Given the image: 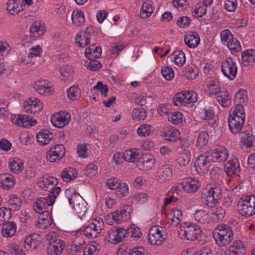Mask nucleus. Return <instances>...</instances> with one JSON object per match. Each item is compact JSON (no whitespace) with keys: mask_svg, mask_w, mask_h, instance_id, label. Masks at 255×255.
Instances as JSON below:
<instances>
[{"mask_svg":"<svg viewBox=\"0 0 255 255\" xmlns=\"http://www.w3.org/2000/svg\"><path fill=\"white\" fill-rule=\"evenodd\" d=\"M61 189L59 187H56L51 191L46 197H40L33 204V209L35 212L40 216H48L50 211L52 209L51 206L53 205L55 199L61 192Z\"/></svg>","mask_w":255,"mask_h":255,"instance_id":"f257e3e1","label":"nucleus"},{"mask_svg":"<svg viewBox=\"0 0 255 255\" xmlns=\"http://www.w3.org/2000/svg\"><path fill=\"white\" fill-rule=\"evenodd\" d=\"M222 195V191L219 184H208L202 190L201 200L206 206L213 207L218 203Z\"/></svg>","mask_w":255,"mask_h":255,"instance_id":"f03ea898","label":"nucleus"},{"mask_svg":"<svg viewBox=\"0 0 255 255\" xmlns=\"http://www.w3.org/2000/svg\"><path fill=\"white\" fill-rule=\"evenodd\" d=\"M213 237L216 244L220 247L229 245L234 238V234L231 227L226 224H220L214 229Z\"/></svg>","mask_w":255,"mask_h":255,"instance_id":"7ed1b4c3","label":"nucleus"},{"mask_svg":"<svg viewBox=\"0 0 255 255\" xmlns=\"http://www.w3.org/2000/svg\"><path fill=\"white\" fill-rule=\"evenodd\" d=\"M197 94L193 91H184L173 97V103L177 107L192 108L197 102Z\"/></svg>","mask_w":255,"mask_h":255,"instance_id":"20e7f679","label":"nucleus"},{"mask_svg":"<svg viewBox=\"0 0 255 255\" xmlns=\"http://www.w3.org/2000/svg\"><path fill=\"white\" fill-rule=\"evenodd\" d=\"M200 227L195 223H186L180 226L178 235L183 240L193 241L197 239L201 234Z\"/></svg>","mask_w":255,"mask_h":255,"instance_id":"39448f33","label":"nucleus"},{"mask_svg":"<svg viewBox=\"0 0 255 255\" xmlns=\"http://www.w3.org/2000/svg\"><path fill=\"white\" fill-rule=\"evenodd\" d=\"M46 240L49 242L47 248L48 255H60L65 247V243L59 239L57 234L54 232L48 234Z\"/></svg>","mask_w":255,"mask_h":255,"instance_id":"423d86ee","label":"nucleus"},{"mask_svg":"<svg viewBox=\"0 0 255 255\" xmlns=\"http://www.w3.org/2000/svg\"><path fill=\"white\" fill-rule=\"evenodd\" d=\"M238 210L240 214L246 217L255 214V196L243 197L238 203Z\"/></svg>","mask_w":255,"mask_h":255,"instance_id":"0eeeda50","label":"nucleus"},{"mask_svg":"<svg viewBox=\"0 0 255 255\" xmlns=\"http://www.w3.org/2000/svg\"><path fill=\"white\" fill-rule=\"evenodd\" d=\"M167 233L164 227L153 226L149 230L148 240L151 245L160 246L166 240Z\"/></svg>","mask_w":255,"mask_h":255,"instance_id":"6e6552de","label":"nucleus"},{"mask_svg":"<svg viewBox=\"0 0 255 255\" xmlns=\"http://www.w3.org/2000/svg\"><path fill=\"white\" fill-rule=\"evenodd\" d=\"M245 113H233L228 117V124L230 131L233 134L241 132L245 121Z\"/></svg>","mask_w":255,"mask_h":255,"instance_id":"1a4fd4ad","label":"nucleus"},{"mask_svg":"<svg viewBox=\"0 0 255 255\" xmlns=\"http://www.w3.org/2000/svg\"><path fill=\"white\" fill-rule=\"evenodd\" d=\"M66 149L62 144L51 147L46 154L47 159L51 162H58L65 155Z\"/></svg>","mask_w":255,"mask_h":255,"instance_id":"9d476101","label":"nucleus"},{"mask_svg":"<svg viewBox=\"0 0 255 255\" xmlns=\"http://www.w3.org/2000/svg\"><path fill=\"white\" fill-rule=\"evenodd\" d=\"M71 119L70 113H54L50 119L52 125L57 128H62L67 125Z\"/></svg>","mask_w":255,"mask_h":255,"instance_id":"9b49d317","label":"nucleus"},{"mask_svg":"<svg viewBox=\"0 0 255 255\" xmlns=\"http://www.w3.org/2000/svg\"><path fill=\"white\" fill-rule=\"evenodd\" d=\"M211 157L210 152H207L198 157L195 162V167L196 171L200 174L207 172L210 166Z\"/></svg>","mask_w":255,"mask_h":255,"instance_id":"f8f14e48","label":"nucleus"},{"mask_svg":"<svg viewBox=\"0 0 255 255\" xmlns=\"http://www.w3.org/2000/svg\"><path fill=\"white\" fill-rule=\"evenodd\" d=\"M221 71L223 74L229 80H234L237 73L236 62L232 59H228L222 63Z\"/></svg>","mask_w":255,"mask_h":255,"instance_id":"ddd939ff","label":"nucleus"},{"mask_svg":"<svg viewBox=\"0 0 255 255\" xmlns=\"http://www.w3.org/2000/svg\"><path fill=\"white\" fill-rule=\"evenodd\" d=\"M11 122L17 126L22 127H32L35 125L37 121L26 114L13 115L11 118Z\"/></svg>","mask_w":255,"mask_h":255,"instance_id":"4468645a","label":"nucleus"},{"mask_svg":"<svg viewBox=\"0 0 255 255\" xmlns=\"http://www.w3.org/2000/svg\"><path fill=\"white\" fill-rule=\"evenodd\" d=\"M248 101L247 92L243 89L239 90L235 94L234 103L236 104L232 109L233 112H244V105Z\"/></svg>","mask_w":255,"mask_h":255,"instance_id":"2eb2a0df","label":"nucleus"},{"mask_svg":"<svg viewBox=\"0 0 255 255\" xmlns=\"http://www.w3.org/2000/svg\"><path fill=\"white\" fill-rule=\"evenodd\" d=\"M35 91L41 95L46 96L51 95L53 94L54 88L51 83L45 79H39L37 80L33 86Z\"/></svg>","mask_w":255,"mask_h":255,"instance_id":"dca6fc26","label":"nucleus"},{"mask_svg":"<svg viewBox=\"0 0 255 255\" xmlns=\"http://www.w3.org/2000/svg\"><path fill=\"white\" fill-rule=\"evenodd\" d=\"M127 234V230L122 228L111 229L108 232V241L113 244H118L123 241Z\"/></svg>","mask_w":255,"mask_h":255,"instance_id":"f3484780","label":"nucleus"},{"mask_svg":"<svg viewBox=\"0 0 255 255\" xmlns=\"http://www.w3.org/2000/svg\"><path fill=\"white\" fill-rule=\"evenodd\" d=\"M156 160L150 153L142 154L137 160V166L141 170H147L154 165Z\"/></svg>","mask_w":255,"mask_h":255,"instance_id":"a211bd4d","label":"nucleus"},{"mask_svg":"<svg viewBox=\"0 0 255 255\" xmlns=\"http://www.w3.org/2000/svg\"><path fill=\"white\" fill-rule=\"evenodd\" d=\"M209 152L213 162H224L227 160L229 155L228 149L223 146L217 147Z\"/></svg>","mask_w":255,"mask_h":255,"instance_id":"6ab92c4d","label":"nucleus"},{"mask_svg":"<svg viewBox=\"0 0 255 255\" xmlns=\"http://www.w3.org/2000/svg\"><path fill=\"white\" fill-rule=\"evenodd\" d=\"M224 169L229 176H239L240 167L239 160L235 157L230 158L225 164Z\"/></svg>","mask_w":255,"mask_h":255,"instance_id":"aec40b11","label":"nucleus"},{"mask_svg":"<svg viewBox=\"0 0 255 255\" xmlns=\"http://www.w3.org/2000/svg\"><path fill=\"white\" fill-rule=\"evenodd\" d=\"M180 131L172 126L163 128L161 131V135L165 140L175 142L180 137Z\"/></svg>","mask_w":255,"mask_h":255,"instance_id":"412c9836","label":"nucleus"},{"mask_svg":"<svg viewBox=\"0 0 255 255\" xmlns=\"http://www.w3.org/2000/svg\"><path fill=\"white\" fill-rule=\"evenodd\" d=\"M172 175V170L167 165L159 166L156 173L155 179L159 183L168 180Z\"/></svg>","mask_w":255,"mask_h":255,"instance_id":"4be33fe9","label":"nucleus"},{"mask_svg":"<svg viewBox=\"0 0 255 255\" xmlns=\"http://www.w3.org/2000/svg\"><path fill=\"white\" fill-rule=\"evenodd\" d=\"M23 107L25 112H40L43 104L39 99L30 98L24 101Z\"/></svg>","mask_w":255,"mask_h":255,"instance_id":"5701e85b","label":"nucleus"},{"mask_svg":"<svg viewBox=\"0 0 255 255\" xmlns=\"http://www.w3.org/2000/svg\"><path fill=\"white\" fill-rule=\"evenodd\" d=\"M57 183V180L56 178L47 174H44L42 177L39 178L37 183L39 187L45 190L52 189Z\"/></svg>","mask_w":255,"mask_h":255,"instance_id":"b1692460","label":"nucleus"},{"mask_svg":"<svg viewBox=\"0 0 255 255\" xmlns=\"http://www.w3.org/2000/svg\"><path fill=\"white\" fill-rule=\"evenodd\" d=\"M181 187L184 191L192 193L196 192L200 186V182L195 178H188L181 183Z\"/></svg>","mask_w":255,"mask_h":255,"instance_id":"393cba45","label":"nucleus"},{"mask_svg":"<svg viewBox=\"0 0 255 255\" xmlns=\"http://www.w3.org/2000/svg\"><path fill=\"white\" fill-rule=\"evenodd\" d=\"M8 166L11 172L14 174H18L24 169V162L21 158H13L10 159Z\"/></svg>","mask_w":255,"mask_h":255,"instance_id":"a878e982","label":"nucleus"},{"mask_svg":"<svg viewBox=\"0 0 255 255\" xmlns=\"http://www.w3.org/2000/svg\"><path fill=\"white\" fill-rule=\"evenodd\" d=\"M15 183L13 176L10 173H4L0 174V186L8 190L12 188Z\"/></svg>","mask_w":255,"mask_h":255,"instance_id":"bb28decb","label":"nucleus"},{"mask_svg":"<svg viewBox=\"0 0 255 255\" xmlns=\"http://www.w3.org/2000/svg\"><path fill=\"white\" fill-rule=\"evenodd\" d=\"M73 208L76 213L82 219L87 211L86 203L82 197H78V200L72 203Z\"/></svg>","mask_w":255,"mask_h":255,"instance_id":"cd10ccee","label":"nucleus"},{"mask_svg":"<svg viewBox=\"0 0 255 255\" xmlns=\"http://www.w3.org/2000/svg\"><path fill=\"white\" fill-rule=\"evenodd\" d=\"M53 138L52 133L47 129L39 131L36 135V140L40 145L44 146L49 144Z\"/></svg>","mask_w":255,"mask_h":255,"instance_id":"c85d7f7f","label":"nucleus"},{"mask_svg":"<svg viewBox=\"0 0 255 255\" xmlns=\"http://www.w3.org/2000/svg\"><path fill=\"white\" fill-rule=\"evenodd\" d=\"M40 236L37 234H33L27 236L24 241V246L27 251L35 249L40 242Z\"/></svg>","mask_w":255,"mask_h":255,"instance_id":"c756f323","label":"nucleus"},{"mask_svg":"<svg viewBox=\"0 0 255 255\" xmlns=\"http://www.w3.org/2000/svg\"><path fill=\"white\" fill-rule=\"evenodd\" d=\"M200 40L198 34L195 32L190 31L184 37L185 44L191 48L197 47Z\"/></svg>","mask_w":255,"mask_h":255,"instance_id":"7c9ffc66","label":"nucleus"},{"mask_svg":"<svg viewBox=\"0 0 255 255\" xmlns=\"http://www.w3.org/2000/svg\"><path fill=\"white\" fill-rule=\"evenodd\" d=\"M191 158L190 151L189 150H179L176 158L177 163L180 166H187Z\"/></svg>","mask_w":255,"mask_h":255,"instance_id":"2f4dec72","label":"nucleus"},{"mask_svg":"<svg viewBox=\"0 0 255 255\" xmlns=\"http://www.w3.org/2000/svg\"><path fill=\"white\" fill-rule=\"evenodd\" d=\"M228 250L232 255H244L246 248L244 243L241 241H235L229 247Z\"/></svg>","mask_w":255,"mask_h":255,"instance_id":"473e14b6","label":"nucleus"},{"mask_svg":"<svg viewBox=\"0 0 255 255\" xmlns=\"http://www.w3.org/2000/svg\"><path fill=\"white\" fill-rule=\"evenodd\" d=\"M239 145L243 149L255 147V137L251 134H245L242 136Z\"/></svg>","mask_w":255,"mask_h":255,"instance_id":"72a5a7b5","label":"nucleus"},{"mask_svg":"<svg viewBox=\"0 0 255 255\" xmlns=\"http://www.w3.org/2000/svg\"><path fill=\"white\" fill-rule=\"evenodd\" d=\"M78 176V172L75 168L67 167L63 169L61 173V177L63 181L69 182L76 179Z\"/></svg>","mask_w":255,"mask_h":255,"instance_id":"f704fd0d","label":"nucleus"},{"mask_svg":"<svg viewBox=\"0 0 255 255\" xmlns=\"http://www.w3.org/2000/svg\"><path fill=\"white\" fill-rule=\"evenodd\" d=\"M16 232V225L14 222H6L2 226L1 233L6 238L11 237Z\"/></svg>","mask_w":255,"mask_h":255,"instance_id":"c9c22d12","label":"nucleus"},{"mask_svg":"<svg viewBox=\"0 0 255 255\" xmlns=\"http://www.w3.org/2000/svg\"><path fill=\"white\" fill-rule=\"evenodd\" d=\"M45 32V27L43 23L35 21L32 23L30 28V32L32 37H39Z\"/></svg>","mask_w":255,"mask_h":255,"instance_id":"e433bc0d","label":"nucleus"},{"mask_svg":"<svg viewBox=\"0 0 255 255\" xmlns=\"http://www.w3.org/2000/svg\"><path fill=\"white\" fill-rule=\"evenodd\" d=\"M101 47L99 46L95 47V44H93L90 45L89 47L86 49L85 54L88 59H96L101 56Z\"/></svg>","mask_w":255,"mask_h":255,"instance_id":"4c0bfd02","label":"nucleus"},{"mask_svg":"<svg viewBox=\"0 0 255 255\" xmlns=\"http://www.w3.org/2000/svg\"><path fill=\"white\" fill-rule=\"evenodd\" d=\"M107 223L110 225H113L114 224H119L123 222H124L123 217L119 210H117L114 212H112L109 214L106 218Z\"/></svg>","mask_w":255,"mask_h":255,"instance_id":"58836bf2","label":"nucleus"},{"mask_svg":"<svg viewBox=\"0 0 255 255\" xmlns=\"http://www.w3.org/2000/svg\"><path fill=\"white\" fill-rule=\"evenodd\" d=\"M100 251V246L96 242H92L87 245H85L83 255H97Z\"/></svg>","mask_w":255,"mask_h":255,"instance_id":"ea45409f","label":"nucleus"},{"mask_svg":"<svg viewBox=\"0 0 255 255\" xmlns=\"http://www.w3.org/2000/svg\"><path fill=\"white\" fill-rule=\"evenodd\" d=\"M195 220L202 224L208 223L210 222V217L207 212L203 210H197L194 213Z\"/></svg>","mask_w":255,"mask_h":255,"instance_id":"a19ab883","label":"nucleus"},{"mask_svg":"<svg viewBox=\"0 0 255 255\" xmlns=\"http://www.w3.org/2000/svg\"><path fill=\"white\" fill-rule=\"evenodd\" d=\"M71 17L73 23L76 26L82 25L85 21L84 13L81 10H74Z\"/></svg>","mask_w":255,"mask_h":255,"instance_id":"79ce46f5","label":"nucleus"},{"mask_svg":"<svg viewBox=\"0 0 255 255\" xmlns=\"http://www.w3.org/2000/svg\"><path fill=\"white\" fill-rule=\"evenodd\" d=\"M182 217V211L176 208L172 209L167 215V218L174 223L175 225H177L180 222Z\"/></svg>","mask_w":255,"mask_h":255,"instance_id":"37998d69","label":"nucleus"},{"mask_svg":"<svg viewBox=\"0 0 255 255\" xmlns=\"http://www.w3.org/2000/svg\"><path fill=\"white\" fill-rule=\"evenodd\" d=\"M138 149L131 148L127 149L125 153V160L129 162H134L139 158Z\"/></svg>","mask_w":255,"mask_h":255,"instance_id":"c03bdc74","label":"nucleus"},{"mask_svg":"<svg viewBox=\"0 0 255 255\" xmlns=\"http://www.w3.org/2000/svg\"><path fill=\"white\" fill-rule=\"evenodd\" d=\"M153 11V9L152 7L151 1H145L142 5L140 16L142 18H146L151 14Z\"/></svg>","mask_w":255,"mask_h":255,"instance_id":"a18cd8bd","label":"nucleus"},{"mask_svg":"<svg viewBox=\"0 0 255 255\" xmlns=\"http://www.w3.org/2000/svg\"><path fill=\"white\" fill-rule=\"evenodd\" d=\"M96 232L93 229L90 224L84 228V229H80L76 231V235L78 236L84 234L85 236L89 238H95L98 236Z\"/></svg>","mask_w":255,"mask_h":255,"instance_id":"49530a36","label":"nucleus"},{"mask_svg":"<svg viewBox=\"0 0 255 255\" xmlns=\"http://www.w3.org/2000/svg\"><path fill=\"white\" fill-rule=\"evenodd\" d=\"M254 56H255V50L250 49L242 52V59L244 66L249 65V62L254 61Z\"/></svg>","mask_w":255,"mask_h":255,"instance_id":"de8ad7c7","label":"nucleus"},{"mask_svg":"<svg viewBox=\"0 0 255 255\" xmlns=\"http://www.w3.org/2000/svg\"><path fill=\"white\" fill-rule=\"evenodd\" d=\"M209 135L205 131H202L199 134L196 140V146L199 149L203 148L207 145Z\"/></svg>","mask_w":255,"mask_h":255,"instance_id":"09e8293b","label":"nucleus"},{"mask_svg":"<svg viewBox=\"0 0 255 255\" xmlns=\"http://www.w3.org/2000/svg\"><path fill=\"white\" fill-rule=\"evenodd\" d=\"M9 208L13 211H17L20 209L22 203L21 199L15 195L9 196L8 201Z\"/></svg>","mask_w":255,"mask_h":255,"instance_id":"8fccbe9b","label":"nucleus"},{"mask_svg":"<svg viewBox=\"0 0 255 255\" xmlns=\"http://www.w3.org/2000/svg\"><path fill=\"white\" fill-rule=\"evenodd\" d=\"M226 45L233 54L237 55L242 50L239 41L236 38H233L231 41H229Z\"/></svg>","mask_w":255,"mask_h":255,"instance_id":"3c124183","label":"nucleus"},{"mask_svg":"<svg viewBox=\"0 0 255 255\" xmlns=\"http://www.w3.org/2000/svg\"><path fill=\"white\" fill-rule=\"evenodd\" d=\"M90 224L98 235L101 233L104 227L103 220L100 217H97L92 219V222Z\"/></svg>","mask_w":255,"mask_h":255,"instance_id":"603ef678","label":"nucleus"},{"mask_svg":"<svg viewBox=\"0 0 255 255\" xmlns=\"http://www.w3.org/2000/svg\"><path fill=\"white\" fill-rule=\"evenodd\" d=\"M168 116V121L174 125H178L184 120L182 113H165Z\"/></svg>","mask_w":255,"mask_h":255,"instance_id":"864d4df0","label":"nucleus"},{"mask_svg":"<svg viewBox=\"0 0 255 255\" xmlns=\"http://www.w3.org/2000/svg\"><path fill=\"white\" fill-rule=\"evenodd\" d=\"M118 186L116 190L117 195L118 197L122 198L128 195L129 188L126 183L121 181Z\"/></svg>","mask_w":255,"mask_h":255,"instance_id":"5fc2aeb1","label":"nucleus"},{"mask_svg":"<svg viewBox=\"0 0 255 255\" xmlns=\"http://www.w3.org/2000/svg\"><path fill=\"white\" fill-rule=\"evenodd\" d=\"M67 94L70 100L75 101L81 97V89L78 86H73L68 89Z\"/></svg>","mask_w":255,"mask_h":255,"instance_id":"6e6d98bb","label":"nucleus"},{"mask_svg":"<svg viewBox=\"0 0 255 255\" xmlns=\"http://www.w3.org/2000/svg\"><path fill=\"white\" fill-rule=\"evenodd\" d=\"M65 194L70 204L77 200L78 197H81L76 193V189L73 187L67 189L65 191Z\"/></svg>","mask_w":255,"mask_h":255,"instance_id":"4d7b16f0","label":"nucleus"},{"mask_svg":"<svg viewBox=\"0 0 255 255\" xmlns=\"http://www.w3.org/2000/svg\"><path fill=\"white\" fill-rule=\"evenodd\" d=\"M136 131L137 135L140 137L147 136L151 133L152 126L147 124H143L137 128Z\"/></svg>","mask_w":255,"mask_h":255,"instance_id":"13d9d810","label":"nucleus"},{"mask_svg":"<svg viewBox=\"0 0 255 255\" xmlns=\"http://www.w3.org/2000/svg\"><path fill=\"white\" fill-rule=\"evenodd\" d=\"M34 138L32 134L27 131H23L19 135L20 142L24 145L30 144L33 141Z\"/></svg>","mask_w":255,"mask_h":255,"instance_id":"bf43d9fd","label":"nucleus"},{"mask_svg":"<svg viewBox=\"0 0 255 255\" xmlns=\"http://www.w3.org/2000/svg\"><path fill=\"white\" fill-rule=\"evenodd\" d=\"M198 75V68L194 65H188L185 70V76L186 77L191 80L196 78Z\"/></svg>","mask_w":255,"mask_h":255,"instance_id":"052dcab7","label":"nucleus"},{"mask_svg":"<svg viewBox=\"0 0 255 255\" xmlns=\"http://www.w3.org/2000/svg\"><path fill=\"white\" fill-rule=\"evenodd\" d=\"M21 0H8L6 3V9L12 15L17 14L18 10L16 8L17 4H20Z\"/></svg>","mask_w":255,"mask_h":255,"instance_id":"680f3d73","label":"nucleus"},{"mask_svg":"<svg viewBox=\"0 0 255 255\" xmlns=\"http://www.w3.org/2000/svg\"><path fill=\"white\" fill-rule=\"evenodd\" d=\"M174 61L175 64L178 66H182L186 61L185 55L184 52L181 50H178L173 53Z\"/></svg>","mask_w":255,"mask_h":255,"instance_id":"e2e57ef3","label":"nucleus"},{"mask_svg":"<svg viewBox=\"0 0 255 255\" xmlns=\"http://www.w3.org/2000/svg\"><path fill=\"white\" fill-rule=\"evenodd\" d=\"M39 218L37 221V227L42 229H45L49 227L51 225V221L50 220V215L48 216H44Z\"/></svg>","mask_w":255,"mask_h":255,"instance_id":"0e129e2a","label":"nucleus"},{"mask_svg":"<svg viewBox=\"0 0 255 255\" xmlns=\"http://www.w3.org/2000/svg\"><path fill=\"white\" fill-rule=\"evenodd\" d=\"M90 39L91 38L87 36L78 34L75 38V42L78 46L84 47L90 43Z\"/></svg>","mask_w":255,"mask_h":255,"instance_id":"69168bd1","label":"nucleus"},{"mask_svg":"<svg viewBox=\"0 0 255 255\" xmlns=\"http://www.w3.org/2000/svg\"><path fill=\"white\" fill-rule=\"evenodd\" d=\"M214 113H195L194 118L199 122L203 120H209L213 118Z\"/></svg>","mask_w":255,"mask_h":255,"instance_id":"338daca9","label":"nucleus"},{"mask_svg":"<svg viewBox=\"0 0 255 255\" xmlns=\"http://www.w3.org/2000/svg\"><path fill=\"white\" fill-rule=\"evenodd\" d=\"M95 59H89V61H86L85 66L92 71H96L102 67V64Z\"/></svg>","mask_w":255,"mask_h":255,"instance_id":"774afa93","label":"nucleus"}]
</instances>
